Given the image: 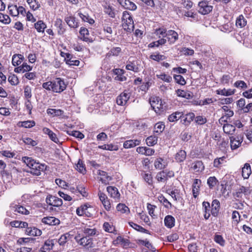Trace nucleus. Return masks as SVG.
<instances>
[{
  "instance_id": "nucleus-1",
  "label": "nucleus",
  "mask_w": 252,
  "mask_h": 252,
  "mask_svg": "<svg viewBox=\"0 0 252 252\" xmlns=\"http://www.w3.org/2000/svg\"><path fill=\"white\" fill-rule=\"evenodd\" d=\"M22 161L30 168L31 173L36 176L40 175L46 169L45 164L36 162L32 158L23 157Z\"/></svg>"
},
{
  "instance_id": "nucleus-2",
  "label": "nucleus",
  "mask_w": 252,
  "mask_h": 252,
  "mask_svg": "<svg viewBox=\"0 0 252 252\" xmlns=\"http://www.w3.org/2000/svg\"><path fill=\"white\" fill-rule=\"evenodd\" d=\"M122 21L123 27L125 31L129 32L133 30L134 22L131 15L128 11L123 12Z\"/></svg>"
},
{
  "instance_id": "nucleus-3",
  "label": "nucleus",
  "mask_w": 252,
  "mask_h": 252,
  "mask_svg": "<svg viewBox=\"0 0 252 252\" xmlns=\"http://www.w3.org/2000/svg\"><path fill=\"white\" fill-rule=\"evenodd\" d=\"M150 103L153 109L157 114H160L165 110V103L159 97H155L151 99Z\"/></svg>"
},
{
  "instance_id": "nucleus-4",
  "label": "nucleus",
  "mask_w": 252,
  "mask_h": 252,
  "mask_svg": "<svg viewBox=\"0 0 252 252\" xmlns=\"http://www.w3.org/2000/svg\"><path fill=\"white\" fill-rule=\"evenodd\" d=\"M54 93H61L65 90L66 85L63 79L61 78H56L53 80Z\"/></svg>"
},
{
  "instance_id": "nucleus-5",
  "label": "nucleus",
  "mask_w": 252,
  "mask_h": 252,
  "mask_svg": "<svg viewBox=\"0 0 252 252\" xmlns=\"http://www.w3.org/2000/svg\"><path fill=\"white\" fill-rule=\"evenodd\" d=\"M93 208L89 204H84L82 205L80 207H78L76 209V214L79 216H85L88 217H91L92 216V214L91 212V210Z\"/></svg>"
},
{
  "instance_id": "nucleus-6",
  "label": "nucleus",
  "mask_w": 252,
  "mask_h": 252,
  "mask_svg": "<svg viewBox=\"0 0 252 252\" xmlns=\"http://www.w3.org/2000/svg\"><path fill=\"white\" fill-rule=\"evenodd\" d=\"M198 12L202 15L209 14L212 11L213 6L209 5L205 0L200 1L198 4Z\"/></svg>"
},
{
  "instance_id": "nucleus-7",
  "label": "nucleus",
  "mask_w": 252,
  "mask_h": 252,
  "mask_svg": "<svg viewBox=\"0 0 252 252\" xmlns=\"http://www.w3.org/2000/svg\"><path fill=\"white\" fill-rule=\"evenodd\" d=\"M46 202L50 206L56 207H60L63 205L62 199L53 195H48L46 198Z\"/></svg>"
},
{
  "instance_id": "nucleus-8",
  "label": "nucleus",
  "mask_w": 252,
  "mask_h": 252,
  "mask_svg": "<svg viewBox=\"0 0 252 252\" xmlns=\"http://www.w3.org/2000/svg\"><path fill=\"white\" fill-rule=\"evenodd\" d=\"M130 93L125 91L119 95L116 99V102L118 105L121 106L125 105L130 97Z\"/></svg>"
},
{
  "instance_id": "nucleus-9",
  "label": "nucleus",
  "mask_w": 252,
  "mask_h": 252,
  "mask_svg": "<svg viewBox=\"0 0 252 252\" xmlns=\"http://www.w3.org/2000/svg\"><path fill=\"white\" fill-rule=\"evenodd\" d=\"M10 207L11 210L13 211L15 214L18 213L27 215L30 214V211L28 209L19 204H11Z\"/></svg>"
},
{
  "instance_id": "nucleus-10",
  "label": "nucleus",
  "mask_w": 252,
  "mask_h": 252,
  "mask_svg": "<svg viewBox=\"0 0 252 252\" xmlns=\"http://www.w3.org/2000/svg\"><path fill=\"white\" fill-rule=\"evenodd\" d=\"M168 43L170 45L173 44L178 40L179 35L178 33L174 30H168L165 35Z\"/></svg>"
},
{
  "instance_id": "nucleus-11",
  "label": "nucleus",
  "mask_w": 252,
  "mask_h": 252,
  "mask_svg": "<svg viewBox=\"0 0 252 252\" xmlns=\"http://www.w3.org/2000/svg\"><path fill=\"white\" fill-rule=\"evenodd\" d=\"M119 3L125 9L135 11L137 9L136 5L129 0H117Z\"/></svg>"
},
{
  "instance_id": "nucleus-12",
  "label": "nucleus",
  "mask_w": 252,
  "mask_h": 252,
  "mask_svg": "<svg viewBox=\"0 0 252 252\" xmlns=\"http://www.w3.org/2000/svg\"><path fill=\"white\" fill-rule=\"evenodd\" d=\"M57 243L56 239H48L45 241L43 246L40 248L39 252H46L53 249L55 244Z\"/></svg>"
},
{
  "instance_id": "nucleus-13",
  "label": "nucleus",
  "mask_w": 252,
  "mask_h": 252,
  "mask_svg": "<svg viewBox=\"0 0 252 252\" xmlns=\"http://www.w3.org/2000/svg\"><path fill=\"white\" fill-rule=\"evenodd\" d=\"M126 68L130 71H132L134 72H138L139 71V61L135 60L133 61L128 60L127 62Z\"/></svg>"
},
{
  "instance_id": "nucleus-14",
  "label": "nucleus",
  "mask_w": 252,
  "mask_h": 252,
  "mask_svg": "<svg viewBox=\"0 0 252 252\" xmlns=\"http://www.w3.org/2000/svg\"><path fill=\"white\" fill-rule=\"evenodd\" d=\"M64 21L67 25L71 28H77L79 26V22L75 17L71 14L66 15L64 18Z\"/></svg>"
},
{
  "instance_id": "nucleus-15",
  "label": "nucleus",
  "mask_w": 252,
  "mask_h": 252,
  "mask_svg": "<svg viewBox=\"0 0 252 252\" xmlns=\"http://www.w3.org/2000/svg\"><path fill=\"white\" fill-rule=\"evenodd\" d=\"M107 191L110 196L114 198L116 201L118 202L120 201V193L117 188L112 186L107 187Z\"/></svg>"
},
{
  "instance_id": "nucleus-16",
  "label": "nucleus",
  "mask_w": 252,
  "mask_h": 252,
  "mask_svg": "<svg viewBox=\"0 0 252 252\" xmlns=\"http://www.w3.org/2000/svg\"><path fill=\"white\" fill-rule=\"evenodd\" d=\"M220 202L218 199L213 200L211 204V213L214 217H217L220 210Z\"/></svg>"
},
{
  "instance_id": "nucleus-17",
  "label": "nucleus",
  "mask_w": 252,
  "mask_h": 252,
  "mask_svg": "<svg viewBox=\"0 0 252 252\" xmlns=\"http://www.w3.org/2000/svg\"><path fill=\"white\" fill-rule=\"evenodd\" d=\"M201 184V181L199 179H195L194 180L192 188V194L194 198H196L199 194L200 187Z\"/></svg>"
},
{
  "instance_id": "nucleus-18",
  "label": "nucleus",
  "mask_w": 252,
  "mask_h": 252,
  "mask_svg": "<svg viewBox=\"0 0 252 252\" xmlns=\"http://www.w3.org/2000/svg\"><path fill=\"white\" fill-rule=\"evenodd\" d=\"M42 222L49 225H56L60 223V220L54 217H46L42 219Z\"/></svg>"
},
{
  "instance_id": "nucleus-19",
  "label": "nucleus",
  "mask_w": 252,
  "mask_h": 252,
  "mask_svg": "<svg viewBox=\"0 0 252 252\" xmlns=\"http://www.w3.org/2000/svg\"><path fill=\"white\" fill-rule=\"evenodd\" d=\"M167 165L166 160L161 158H157L154 162L155 167L159 170L166 168Z\"/></svg>"
},
{
  "instance_id": "nucleus-20",
  "label": "nucleus",
  "mask_w": 252,
  "mask_h": 252,
  "mask_svg": "<svg viewBox=\"0 0 252 252\" xmlns=\"http://www.w3.org/2000/svg\"><path fill=\"white\" fill-rule=\"evenodd\" d=\"M42 131L44 134H47L49 138L55 143H58L59 142V140L57 137L56 134L49 128L44 127L42 129Z\"/></svg>"
},
{
  "instance_id": "nucleus-21",
  "label": "nucleus",
  "mask_w": 252,
  "mask_h": 252,
  "mask_svg": "<svg viewBox=\"0 0 252 252\" xmlns=\"http://www.w3.org/2000/svg\"><path fill=\"white\" fill-rule=\"evenodd\" d=\"M80 38L86 42H92V40L89 38V32L87 29L81 27L79 31Z\"/></svg>"
},
{
  "instance_id": "nucleus-22",
  "label": "nucleus",
  "mask_w": 252,
  "mask_h": 252,
  "mask_svg": "<svg viewBox=\"0 0 252 252\" xmlns=\"http://www.w3.org/2000/svg\"><path fill=\"white\" fill-rule=\"evenodd\" d=\"M210 204L208 202L204 201L202 203V209L204 212V217L206 220H208L211 215Z\"/></svg>"
},
{
  "instance_id": "nucleus-23",
  "label": "nucleus",
  "mask_w": 252,
  "mask_h": 252,
  "mask_svg": "<svg viewBox=\"0 0 252 252\" xmlns=\"http://www.w3.org/2000/svg\"><path fill=\"white\" fill-rule=\"evenodd\" d=\"M164 222L167 227L171 228L175 226V220L173 216L167 215L165 217Z\"/></svg>"
},
{
  "instance_id": "nucleus-24",
  "label": "nucleus",
  "mask_w": 252,
  "mask_h": 252,
  "mask_svg": "<svg viewBox=\"0 0 252 252\" xmlns=\"http://www.w3.org/2000/svg\"><path fill=\"white\" fill-rule=\"evenodd\" d=\"M24 57L21 54H14L12 56V63L14 66H18L24 61Z\"/></svg>"
},
{
  "instance_id": "nucleus-25",
  "label": "nucleus",
  "mask_w": 252,
  "mask_h": 252,
  "mask_svg": "<svg viewBox=\"0 0 252 252\" xmlns=\"http://www.w3.org/2000/svg\"><path fill=\"white\" fill-rule=\"evenodd\" d=\"M176 95L179 97H181L188 99L192 98L193 95L190 92H187L184 90L178 89L175 91Z\"/></svg>"
},
{
  "instance_id": "nucleus-26",
  "label": "nucleus",
  "mask_w": 252,
  "mask_h": 252,
  "mask_svg": "<svg viewBox=\"0 0 252 252\" xmlns=\"http://www.w3.org/2000/svg\"><path fill=\"white\" fill-rule=\"evenodd\" d=\"M251 173L252 171L250 164L248 163H245L242 170L243 177L245 179L249 178Z\"/></svg>"
},
{
  "instance_id": "nucleus-27",
  "label": "nucleus",
  "mask_w": 252,
  "mask_h": 252,
  "mask_svg": "<svg viewBox=\"0 0 252 252\" xmlns=\"http://www.w3.org/2000/svg\"><path fill=\"white\" fill-rule=\"evenodd\" d=\"M26 233L28 235L32 236H38L42 234L41 231L36 227H27Z\"/></svg>"
},
{
  "instance_id": "nucleus-28",
  "label": "nucleus",
  "mask_w": 252,
  "mask_h": 252,
  "mask_svg": "<svg viewBox=\"0 0 252 252\" xmlns=\"http://www.w3.org/2000/svg\"><path fill=\"white\" fill-rule=\"evenodd\" d=\"M54 25L58 29L59 34H63L65 32V29L63 26V21L61 18H57L56 19Z\"/></svg>"
},
{
  "instance_id": "nucleus-29",
  "label": "nucleus",
  "mask_w": 252,
  "mask_h": 252,
  "mask_svg": "<svg viewBox=\"0 0 252 252\" xmlns=\"http://www.w3.org/2000/svg\"><path fill=\"white\" fill-rule=\"evenodd\" d=\"M140 143V141L137 139L129 140L125 141L124 143L123 146L126 149L131 148L139 145Z\"/></svg>"
},
{
  "instance_id": "nucleus-30",
  "label": "nucleus",
  "mask_w": 252,
  "mask_h": 252,
  "mask_svg": "<svg viewBox=\"0 0 252 252\" xmlns=\"http://www.w3.org/2000/svg\"><path fill=\"white\" fill-rule=\"evenodd\" d=\"M183 116V113L180 112H175L170 115L168 117V120L170 122H176L180 119H181Z\"/></svg>"
},
{
  "instance_id": "nucleus-31",
  "label": "nucleus",
  "mask_w": 252,
  "mask_h": 252,
  "mask_svg": "<svg viewBox=\"0 0 252 252\" xmlns=\"http://www.w3.org/2000/svg\"><path fill=\"white\" fill-rule=\"evenodd\" d=\"M250 193V189L248 187L241 186L236 191V196L241 197L242 194L247 195Z\"/></svg>"
},
{
  "instance_id": "nucleus-32",
  "label": "nucleus",
  "mask_w": 252,
  "mask_h": 252,
  "mask_svg": "<svg viewBox=\"0 0 252 252\" xmlns=\"http://www.w3.org/2000/svg\"><path fill=\"white\" fill-rule=\"evenodd\" d=\"M98 174L100 176V180L103 184H108L109 182L112 179L111 177L108 175L107 173L104 171L99 170Z\"/></svg>"
},
{
  "instance_id": "nucleus-33",
  "label": "nucleus",
  "mask_w": 252,
  "mask_h": 252,
  "mask_svg": "<svg viewBox=\"0 0 252 252\" xmlns=\"http://www.w3.org/2000/svg\"><path fill=\"white\" fill-rule=\"evenodd\" d=\"M247 24V20L243 15H239L236 20V26L239 28L244 27Z\"/></svg>"
},
{
  "instance_id": "nucleus-34",
  "label": "nucleus",
  "mask_w": 252,
  "mask_h": 252,
  "mask_svg": "<svg viewBox=\"0 0 252 252\" xmlns=\"http://www.w3.org/2000/svg\"><path fill=\"white\" fill-rule=\"evenodd\" d=\"M187 154L185 151L180 150L176 153L175 155V159L178 162H183L186 159Z\"/></svg>"
},
{
  "instance_id": "nucleus-35",
  "label": "nucleus",
  "mask_w": 252,
  "mask_h": 252,
  "mask_svg": "<svg viewBox=\"0 0 252 252\" xmlns=\"http://www.w3.org/2000/svg\"><path fill=\"white\" fill-rule=\"evenodd\" d=\"M120 47H113L106 54V58H110L111 56H118L121 52Z\"/></svg>"
},
{
  "instance_id": "nucleus-36",
  "label": "nucleus",
  "mask_w": 252,
  "mask_h": 252,
  "mask_svg": "<svg viewBox=\"0 0 252 252\" xmlns=\"http://www.w3.org/2000/svg\"><path fill=\"white\" fill-rule=\"evenodd\" d=\"M158 135H151L148 137L146 139V142L148 146H153L156 145L158 142Z\"/></svg>"
},
{
  "instance_id": "nucleus-37",
  "label": "nucleus",
  "mask_w": 252,
  "mask_h": 252,
  "mask_svg": "<svg viewBox=\"0 0 252 252\" xmlns=\"http://www.w3.org/2000/svg\"><path fill=\"white\" fill-rule=\"evenodd\" d=\"M34 28L38 32H43L46 25L42 21L39 20L34 24Z\"/></svg>"
},
{
  "instance_id": "nucleus-38",
  "label": "nucleus",
  "mask_w": 252,
  "mask_h": 252,
  "mask_svg": "<svg viewBox=\"0 0 252 252\" xmlns=\"http://www.w3.org/2000/svg\"><path fill=\"white\" fill-rule=\"evenodd\" d=\"M224 132L229 135H232L235 130V127L230 124H224L223 126Z\"/></svg>"
},
{
  "instance_id": "nucleus-39",
  "label": "nucleus",
  "mask_w": 252,
  "mask_h": 252,
  "mask_svg": "<svg viewBox=\"0 0 252 252\" xmlns=\"http://www.w3.org/2000/svg\"><path fill=\"white\" fill-rule=\"evenodd\" d=\"M235 92V90L232 89H228L226 90L225 89H219L216 91V93L218 94H220L222 95L225 96H229L234 94Z\"/></svg>"
},
{
  "instance_id": "nucleus-40",
  "label": "nucleus",
  "mask_w": 252,
  "mask_h": 252,
  "mask_svg": "<svg viewBox=\"0 0 252 252\" xmlns=\"http://www.w3.org/2000/svg\"><path fill=\"white\" fill-rule=\"evenodd\" d=\"M156 76L158 79H159L165 82L170 83L172 81V77L164 73L157 74Z\"/></svg>"
},
{
  "instance_id": "nucleus-41",
  "label": "nucleus",
  "mask_w": 252,
  "mask_h": 252,
  "mask_svg": "<svg viewBox=\"0 0 252 252\" xmlns=\"http://www.w3.org/2000/svg\"><path fill=\"white\" fill-rule=\"evenodd\" d=\"M164 124L162 122H158L155 125L154 132L158 135L164 130Z\"/></svg>"
},
{
  "instance_id": "nucleus-42",
  "label": "nucleus",
  "mask_w": 252,
  "mask_h": 252,
  "mask_svg": "<svg viewBox=\"0 0 252 252\" xmlns=\"http://www.w3.org/2000/svg\"><path fill=\"white\" fill-rule=\"evenodd\" d=\"M158 199L159 202L161 203L165 208L167 209L171 208V203L163 195H159L158 197Z\"/></svg>"
},
{
  "instance_id": "nucleus-43",
  "label": "nucleus",
  "mask_w": 252,
  "mask_h": 252,
  "mask_svg": "<svg viewBox=\"0 0 252 252\" xmlns=\"http://www.w3.org/2000/svg\"><path fill=\"white\" fill-rule=\"evenodd\" d=\"M80 245L85 247H91L92 245V239L87 236L83 237L81 238Z\"/></svg>"
},
{
  "instance_id": "nucleus-44",
  "label": "nucleus",
  "mask_w": 252,
  "mask_h": 252,
  "mask_svg": "<svg viewBox=\"0 0 252 252\" xmlns=\"http://www.w3.org/2000/svg\"><path fill=\"white\" fill-rule=\"evenodd\" d=\"M233 114L234 113L232 110H229L226 112L225 114L219 119L220 123L222 124V122H227V119L233 116Z\"/></svg>"
},
{
  "instance_id": "nucleus-45",
  "label": "nucleus",
  "mask_w": 252,
  "mask_h": 252,
  "mask_svg": "<svg viewBox=\"0 0 252 252\" xmlns=\"http://www.w3.org/2000/svg\"><path fill=\"white\" fill-rule=\"evenodd\" d=\"M225 157L223 156L214 159L213 166L216 168H220L221 165L225 162Z\"/></svg>"
},
{
  "instance_id": "nucleus-46",
  "label": "nucleus",
  "mask_w": 252,
  "mask_h": 252,
  "mask_svg": "<svg viewBox=\"0 0 252 252\" xmlns=\"http://www.w3.org/2000/svg\"><path fill=\"white\" fill-rule=\"evenodd\" d=\"M9 13L12 16L15 17L18 15V7L16 5H10L8 6Z\"/></svg>"
},
{
  "instance_id": "nucleus-47",
  "label": "nucleus",
  "mask_w": 252,
  "mask_h": 252,
  "mask_svg": "<svg viewBox=\"0 0 252 252\" xmlns=\"http://www.w3.org/2000/svg\"><path fill=\"white\" fill-rule=\"evenodd\" d=\"M66 132L68 135L73 136L80 139H82L85 137L84 135L79 131L66 130Z\"/></svg>"
},
{
  "instance_id": "nucleus-48",
  "label": "nucleus",
  "mask_w": 252,
  "mask_h": 252,
  "mask_svg": "<svg viewBox=\"0 0 252 252\" xmlns=\"http://www.w3.org/2000/svg\"><path fill=\"white\" fill-rule=\"evenodd\" d=\"M70 235H71L69 233H66L63 234L61 235L60 239L57 240V242L59 243L60 245H64L67 242V240L69 239Z\"/></svg>"
},
{
  "instance_id": "nucleus-49",
  "label": "nucleus",
  "mask_w": 252,
  "mask_h": 252,
  "mask_svg": "<svg viewBox=\"0 0 252 252\" xmlns=\"http://www.w3.org/2000/svg\"><path fill=\"white\" fill-rule=\"evenodd\" d=\"M78 15L82 19L84 22H88L90 24H93L94 23V21L90 17L88 14H84L81 12L78 13Z\"/></svg>"
},
{
  "instance_id": "nucleus-50",
  "label": "nucleus",
  "mask_w": 252,
  "mask_h": 252,
  "mask_svg": "<svg viewBox=\"0 0 252 252\" xmlns=\"http://www.w3.org/2000/svg\"><path fill=\"white\" fill-rule=\"evenodd\" d=\"M118 211L121 213H128L129 212V209L125 204L119 203L116 207Z\"/></svg>"
},
{
  "instance_id": "nucleus-51",
  "label": "nucleus",
  "mask_w": 252,
  "mask_h": 252,
  "mask_svg": "<svg viewBox=\"0 0 252 252\" xmlns=\"http://www.w3.org/2000/svg\"><path fill=\"white\" fill-rule=\"evenodd\" d=\"M129 225L133 229L141 232H146L147 230L140 225L132 221L128 222Z\"/></svg>"
},
{
  "instance_id": "nucleus-52",
  "label": "nucleus",
  "mask_w": 252,
  "mask_h": 252,
  "mask_svg": "<svg viewBox=\"0 0 252 252\" xmlns=\"http://www.w3.org/2000/svg\"><path fill=\"white\" fill-rule=\"evenodd\" d=\"M150 59L157 62L164 60L166 59L165 56L160 54L159 53H157L152 54L150 56Z\"/></svg>"
},
{
  "instance_id": "nucleus-53",
  "label": "nucleus",
  "mask_w": 252,
  "mask_h": 252,
  "mask_svg": "<svg viewBox=\"0 0 252 252\" xmlns=\"http://www.w3.org/2000/svg\"><path fill=\"white\" fill-rule=\"evenodd\" d=\"M27 2L30 8L33 10H37L40 7V4L38 3L36 0H27Z\"/></svg>"
},
{
  "instance_id": "nucleus-54",
  "label": "nucleus",
  "mask_w": 252,
  "mask_h": 252,
  "mask_svg": "<svg viewBox=\"0 0 252 252\" xmlns=\"http://www.w3.org/2000/svg\"><path fill=\"white\" fill-rule=\"evenodd\" d=\"M174 79L175 80V82L182 86L185 85L186 84V81L185 78L181 75H174Z\"/></svg>"
},
{
  "instance_id": "nucleus-55",
  "label": "nucleus",
  "mask_w": 252,
  "mask_h": 252,
  "mask_svg": "<svg viewBox=\"0 0 252 252\" xmlns=\"http://www.w3.org/2000/svg\"><path fill=\"white\" fill-rule=\"evenodd\" d=\"M241 142L233 137L230 138V146L232 150H235L239 147Z\"/></svg>"
},
{
  "instance_id": "nucleus-56",
  "label": "nucleus",
  "mask_w": 252,
  "mask_h": 252,
  "mask_svg": "<svg viewBox=\"0 0 252 252\" xmlns=\"http://www.w3.org/2000/svg\"><path fill=\"white\" fill-rule=\"evenodd\" d=\"M218 182V180L214 176L210 177L207 180V184L210 189L214 188Z\"/></svg>"
},
{
  "instance_id": "nucleus-57",
  "label": "nucleus",
  "mask_w": 252,
  "mask_h": 252,
  "mask_svg": "<svg viewBox=\"0 0 252 252\" xmlns=\"http://www.w3.org/2000/svg\"><path fill=\"white\" fill-rule=\"evenodd\" d=\"M76 169L79 172L84 174L86 172V168L83 161L79 159L76 165Z\"/></svg>"
},
{
  "instance_id": "nucleus-58",
  "label": "nucleus",
  "mask_w": 252,
  "mask_h": 252,
  "mask_svg": "<svg viewBox=\"0 0 252 252\" xmlns=\"http://www.w3.org/2000/svg\"><path fill=\"white\" fill-rule=\"evenodd\" d=\"M8 81L11 85L16 86L19 83L18 77L15 74L10 75L8 78Z\"/></svg>"
},
{
  "instance_id": "nucleus-59",
  "label": "nucleus",
  "mask_w": 252,
  "mask_h": 252,
  "mask_svg": "<svg viewBox=\"0 0 252 252\" xmlns=\"http://www.w3.org/2000/svg\"><path fill=\"white\" fill-rule=\"evenodd\" d=\"M20 123H21V126L25 128H31L35 125L34 121H26Z\"/></svg>"
},
{
  "instance_id": "nucleus-60",
  "label": "nucleus",
  "mask_w": 252,
  "mask_h": 252,
  "mask_svg": "<svg viewBox=\"0 0 252 252\" xmlns=\"http://www.w3.org/2000/svg\"><path fill=\"white\" fill-rule=\"evenodd\" d=\"M24 94L27 99H30L32 97V89L29 86L24 87Z\"/></svg>"
},
{
  "instance_id": "nucleus-61",
  "label": "nucleus",
  "mask_w": 252,
  "mask_h": 252,
  "mask_svg": "<svg viewBox=\"0 0 252 252\" xmlns=\"http://www.w3.org/2000/svg\"><path fill=\"white\" fill-rule=\"evenodd\" d=\"M156 179L158 182H164L167 180L163 170L157 174Z\"/></svg>"
},
{
  "instance_id": "nucleus-62",
  "label": "nucleus",
  "mask_w": 252,
  "mask_h": 252,
  "mask_svg": "<svg viewBox=\"0 0 252 252\" xmlns=\"http://www.w3.org/2000/svg\"><path fill=\"white\" fill-rule=\"evenodd\" d=\"M167 32V31L165 28H160L156 29L155 33L157 35H158L159 38L161 36L163 37H165V35H166Z\"/></svg>"
},
{
  "instance_id": "nucleus-63",
  "label": "nucleus",
  "mask_w": 252,
  "mask_h": 252,
  "mask_svg": "<svg viewBox=\"0 0 252 252\" xmlns=\"http://www.w3.org/2000/svg\"><path fill=\"white\" fill-rule=\"evenodd\" d=\"M143 178L145 182L149 185L152 184L153 178L150 173L144 172L143 174Z\"/></svg>"
},
{
  "instance_id": "nucleus-64",
  "label": "nucleus",
  "mask_w": 252,
  "mask_h": 252,
  "mask_svg": "<svg viewBox=\"0 0 252 252\" xmlns=\"http://www.w3.org/2000/svg\"><path fill=\"white\" fill-rule=\"evenodd\" d=\"M214 241L221 246H224L225 245V240L220 235H216L214 237Z\"/></svg>"
}]
</instances>
